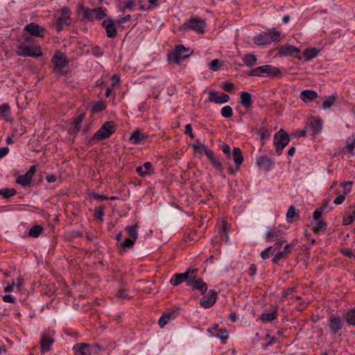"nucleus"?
<instances>
[{
  "label": "nucleus",
  "mask_w": 355,
  "mask_h": 355,
  "mask_svg": "<svg viewBox=\"0 0 355 355\" xmlns=\"http://www.w3.org/2000/svg\"><path fill=\"white\" fill-rule=\"evenodd\" d=\"M16 53L22 57L37 58L42 55L40 46L33 45V40L28 37L19 42L17 46Z\"/></svg>",
  "instance_id": "nucleus-1"
},
{
  "label": "nucleus",
  "mask_w": 355,
  "mask_h": 355,
  "mask_svg": "<svg viewBox=\"0 0 355 355\" xmlns=\"http://www.w3.org/2000/svg\"><path fill=\"white\" fill-rule=\"evenodd\" d=\"M282 38L281 32L274 28L268 31H263L252 39L254 43L258 46L270 44L272 42H279Z\"/></svg>",
  "instance_id": "nucleus-2"
},
{
  "label": "nucleus",
  "mask_w": 355,
  "mask_h": 355,
  "mask_svg": "<svg viewBox=\"0 0 355 355\" xmlns=\"http://www.w3.org/2000/svg\"><path fill=\"white\" fill-rule=\"evenodd\" d=\"M248 75L250 76H272L279 77L282 75V71L277 67L272 65L265 64L261 67H258L250 70Z\"/></svg>",
  "instance_id": "nucleus-3"
},
{
  "label": "nucleus",
  "mask_w": 355,
  "mask_h": 355,
  "mask_svg": "<svg viewBox=\"0 0 355 355\" xmlns=\"http://www.w3.org/2000/svg\"><path fill=\"white\" fill-rule=\"evenodd\" d=\"M198 270L197 268L192 269L187 286L193 291H198L202 295H204L207 291L208 287L202 278L198 277Z\"/></svg>",
  "instance_id": "nucleus-4"
},
{
  "label": "nucleus",
  "mask_w": 355,
  "mask_h": 355,
  "mask_svg": "<svg viewBox=\"0 0 355 355\" xmlns=\"http://www.w3.org/2000/svg\"><path fill=\"white\" fill-rule=\"evenodd\" d=\"M116 130L114 121L105 122L101 128L94 135L92 139L103 140L109 138Z\"/></svg>",
  "instance_id": "nucleus-5"
},
{
  "label": "nucleus",
  "mask_w": 355,
  "mask_h": 355,
  "mask_svg": "<svg viewBox=\"0 0 355 355\" xmlns=\"http://www.w3.org/2000/svg\"><path fill=\"white\" fill-rule=\"evenodd\" d=\"M289 141V135L283 129H281L275 134L273 143L276 148V152L279 155L282 153L283 149L287 146Z\"/></svg>",
  "instance_id": "nucleus-6"
},
{
  "label": "nucleus",
  "mask_w": 355,
  "mask_h": 355,
  "mask_svg": "<svg viewBox=\"0 0 355 355\" xmlns=\"http://www.w3.org/2000/svg\"><path fill=\"white\" fill-rule=\"evenodd\" d=\"M57 22V31H60L64 26L70 24V12L67 8H61L55 15Z\"/></svg>",
  "instance_id": "nucleus-7"
},
{
  "label": "nucleus",
  "mask_w": 355,
  "mask_h": 355,
  "mask_svg": "<svg viewBox=\"0 0 355 355\" xmlns=\"http://www.w3.org/2000/svg\"><path fill=\"white\" fill-rule=\"evenodd\" d=\"M96 349L101 350V347L98 344L90 345L87 343H78L73 347L75 355H91L97 352Z\"/></svg>",
  "instance_id": "nucleus-8"
},
{
  "label": "nucleus",
  "mask_w": 355,
  "mask_h": 355,
  "mask_svg": "<svg viewBox=\"0 0 355 355\" xmlns=\"http://www.w3.org/2000/svg\"><path fill=\"white\" fill-rule=\"evenodd\" d=\"M107 15V9L98 7L94 9H85L83 10V17L87 21L101 19Z\"/></svg>",
  "instance_id": "nucleus-9"
},
{
  "label": "nucleus",
  "mask_w": 355,
  "mask_h": 355,
  "mask_svg": "<svg viewBox=\"0 0 355 355\" xmlns=\"http://www.w3.org/2000/svg\"><path fill=\"white\" fill-rule=\"evenodd\" d=\"M205 26V21L197 17H191L184 24V26L186 29L190 28L198 33H204Z\"/></svg>",
  "instance_id": "nucleus-10"
},
{
  "label": "nucleus",
  "mask_w": 355,
  "mask_h": 355,
  "mask_svg": "<svg viewBox=\"0 0 355 355\" xmlns=\"http://www.w3.org/2000/svg\"><path fill=\"white\" fill-rule=\"evenodd\" d=\"M36 171V166H31L29 170L24 174L19 175L17 180L16 183L20 184L23 187H26L30 185L32 182L33 177Z\"/></svg>",
  "instance_id": "nucleus-11"
},
{
  "label": "nucleus",
  "mask_w": 355,
  "mask_h": 355,
  "mask_svg": "<svg viewBox=\"0 0 355 355\" xmlns=\"http://www.w3.org/2000/svg\"><path fill=\"white\" fill-rule=\"evenodd\" d=\"M192 269L189 268L184 272L174 274L170 279V284L173 286H177L183 282H186L188 285L189 277H190Z\"/></svg>",
  "instance_id": "nucleus-12"
},
{
  "label": "nucleus",
  "mask_w": 355,
  "mask_h": 355,
  "mask_svg": "<svg viewBox=\"0 0 355 355\" xmlns=\"http://www.w3.org/2000/svg\"><path fill=\"white\" fill-rule=\"evenodd\" d=\"M216 299L217 293L215 290H209L207 295L200 300V304L205 309H209L215 304Z\"/></svg>",
  "instance_id": "nucleus-13"
},
{
  "label": "nucleus",
  "mask_w": 355,
  "mask_h": 355,
  "mask_svg": "<svg viewBox=\"0 0 355 355\" xmlns=\"http://www.w3.org/2000/svg\"><path fill=\"white\" fill-rule=\"evenodd\" d=\"M189 55V49L185 48L182 44L178 45L173 53V61L175 64H179L182 60L188 58Z\"/></svg>",
  "instance_id": "nucleus-14"
},
{
  "label": "nucleus",
  "mask_w": 355,
  "mask_h": 355,
  "mask_svg": "<svg viewBox=\"0 0 355 355\" xmlns=\"http://www.w3.org/2000/svg\"><path fill=\"white\" fill-rule=\"evenodd\" d=\"M52 62L59 72L62 71L68 63L65 55L61 52L55 53L52 58Z\"/></svg>",
  "instance_id": "nucleus-15"
},
{
  "label": "nucleus",
  "mask_w": 355,
  "mask_h": 355,
  "mask_svg": "<svg viewBox=\"0 0 355 355\" xmlns=\"http://www.w3.org/2000/svg\"><path fill=\"white\" fill-rule=\"evenodd\" d=\"M284 232L279 227H269L265 235L267 241H277L282 239Z\"/></svg>",
  "instance_id": "nucleus-16"
},
{
  "label": "nucleus",
  "mask_w": 355,
  "mask_h": 355,
  "mask_svg": "<svg viewBox=\"0 0 355 355\" xmlns=\"http://www.w3.org/2000/svg\"><path fill=\"white\" fill-rule=\"evenodd\" d=\"M209 101L217 104H223L229 101L230 96L225 93L210 92L209 94Z\"/></svg>",
  "instance_id": "nucleus-17"
},
{
  "label": "nucleus",
  "mask_w": 355,
  "mask_h": 355,
  "mask_svg": "<svg viewBox=\"0 0 355 355\" xmlns=\"http://www.w3.org/2000/svg\"><path fill=\"white\" fill-rule=\"evenodd\" d=\"M102 26L105 28L108 37L113 38L117 35V29L112 19H108L103 21Z\"/></svg>",
  "instance_id": "nucleus-18"
},
{
  "label": "nucleus",
  "mask_w": 355,
  "mask_h": 355,
  "mask_svg": "<svg viewBox=\"0 0 355 355\" xmlns=\"http://www.w3.org/2000/svg\"><path fill=\"white\" fill-rule=\"evenodd\" d=\"M300 50L298 48L291 44H284L278 49V55L280 57L291 56L294 53H299Z\"/></svg>",
  "instance_id": "nucleus-19"
},
{
  "label": "nucleus",
  "mask_w": 355,
  "mask_h": 355,
  "mask_svg": "<svg viewBox=\"0 0 355 355\" xmlns=\"http://www.w3.org/2000/svg\"><path fill=\"white\" fill-rule=\"evenodd\" d=\"M257 165L265 171H270L274 166V162L267 155L261 156L257 159Z\"/></svg>",
  "instance_id": "nucleus-20"
},
{
  "label": "nucleus",
  "mask_w": 355,
  "mask_h": 355,
  "mask_svg": "<svg viewBox=\"0 0 355 355\" xmlns=\"http://www.w3.org/2000/svg\"><path fill=\"white\" fill-rule=\"evenodd\" d=\"M24 31H27L32 35L43 37L45 30L35 23H30L25 26Z\"/></svg>",
  "instance_id": "nucleus-21"
},
{
  "label": "nucleus",
  "mask_w": 355,
  "mask_h": 355,
  "mask_svg": "<svg viewBox=\"0 0 355 355\" xmlns=\"http://www.w3.org/2000/svg\"><path fill=\"white\" fill-rule=\"evenodd\" d=\"M343 326V321L339 316H331L329 319V327L331 332L336 334Z\"/></svg>",
  "instance_id": "nucleus-22"
},
{
  "label": "nucleus",
  "mask_w": 355,
  "mask_h": 355,
  "mask_svg": "<svg viewBox=\"0 0 355 355\" xmlns=\"http://www.w3.org/2000/svg\"><path fill=\"white\" fill-rule=\"evenodd\" d=\"M136 171L141 177L149 176L154 173L153 165L150 162H146L142 166H137Z\"/></svg>",
  "instance_id": "nucleus-23"
},
{
  "label": "nucleus",
  "mask_w": 355,
  "mask_h": 355,
  "mask_svg": "<svg viewBox=\"0 0 355 355\" xmlns=\"http://www.w3.org/2000/svg\"><path fill=\"white\" fill-rule=\"evenodd\" d=\"M231 157H232L236 164V171H239L243 161L241 150L239 148H234L231 153Z\"/></svg>",
  "instance_id": "nucleus-24"
},
{
  "label": "nucleus",
  "mask_w": 355,
  "mask_h": 355,
  "mask_svg": "<svg viewBox=\"0 0 355 355\" xmlns=\"http://www.w3.org/2000/svg\"><path fill=\"white\" fill-rule=\"evenodd\" d=\"M54 343V339L48 335L42 334L40 342L41 345V352L42 353L49 352L51 345Z\"/></svg>",
  "instance_id": "nucleus-25"
},
{
  "label": "nucleus",
  "mask_w": 355,
  "mask_h": 355,
  "mask_svg": "<svg viewBox=\"0 0 355 355\" xmlns=\"http://www.w3.org/2000/svg\"><path fill=\"white\" fill-rule=\"evenodd\" d=\"M318 97V93L313 90L305 89L300 94V99L304 103H310Z\"/></svg>",
  "instance_id": "nucleus-26"
},
{
  "label": "nucleus",
  "mask_w": 355,
  "mask_h": 355,
  "mask_svg": "<svg viewBox=\"0 0 355 355\" xmlns=\"http://www.w3.org/2000/svg\"><path fill=\"white\" fill-rule=\"evenodd\" d=\"M177 311H171L167 313L163 314L159 319L158 324L160 327L163 328L166 324H168L171 320L175 319L177 317Z\"/></svg>",
  "instance_id": "nucleus-27"
},
{
  "label": "nucleus",
  "mask_w": 355,
  "mask_h": 355,
  "mask_svg": "<svg viewBox=\"0 0 355 355\" xmlns=\"http://www.w3.org/2000/svg\"><path fill=\"white\" fill-rule=\"evenodd\" d=\"M310 129L313 131V134L315 135L320 132L322 128V122L319 119L313 118L310 119L308 124Z\"/></svg>",
  "instance_id": "nucleus-28"
},
{
  "label": "nucleus",
  "mask_w": 355,
  "mask_h": 355,
  "mask_svg": "<svg viewBox=\"0 0 355 355\" xmlns=\"http://www.w3.org/2000/svg\"><path fill=\"white\" fill-rule=\"evenodd\" d=\"M207 158L216 169L220 172L223 171V167L222 163L216 157H215L213 151L207 153Z\"/></svg>",
  "instance_id": "nucleus-29"
},
{
  "label": "nucleus",
  "mask_w": 355,
  "mask_h": 355,
  "mask_svg": "<svg viewBox=\"0 0 355 355\" xmlns=\"http://www.w3.org/2000/svg\"><path fill=\"white\" fill-rule=\"evenodd\" d=\"M240 98L241 105L245 108H249L252 106V101L250 93L247 92H241L240 93Z\"/></svg>",
  "instance_id": "nucleus-30"
},
{
  "label": "nucleus",
  "mask_w": 355,
  "mask_h": 355,
  "mask_svg": "<svg viewBox=\"0 0 355 355\" xmlns=\"http://www.w3.org/2000/svg\"><path fill=\"white\" fill-rule=\"evenodd\" d=\"M136 241H134L130 238H126L123 241L120 243L119 251L121 252H125L129 249L132 248Z\"/></svg>",
  "instance_id": "nucleus-31"
},
{
  "label": "nucleus",
  "mask_w": 355,
  "mask_h": 355,
  "mask_svg": "<svg viewBox=\"0 0 355 355\" xmlns=\"http://www.w3.org/2000/svg\"><path fill=\"white\" fill-rule=\"evenodd\" d=\"M194 150L196 153L202 155V153H205L206 156L207 157V153L211 152V150L208 149L205 144L200 142L199 140H197L196 144H193L192 145Z\"/></svg>",
  "instance_id": "nucleus-32"
},
{
  "label": "nucleus",
  "mask_w": 355,
  "mask_h": 355,
  "mask_svg": "<svg viewBox=\"0 0 355 355\" xmlns=\"http://www.w3.org/2000/svg\"><path fill=\"white\" fill-rule=\"evenodd\" d=\"M137 229H138L137 223H135L134 225L125 227V230L127 232V233L128 234V238H130L134 241H137V239L138 238Z\"/></svg>",
  "instance_id": "nucleus-33"
},
{
  "label": "nucleus",
  "mask_w": 355,
  "mask_h": 355,
  "mask_svg": "<svg viewBox=\"0 0 355 355\" xmlns=\"http://www.w3.org/2000/svg\"><path fill=\"white\" fill-rule=\"evenodd\" d=\"M242 60L244 64L249 67L254 66L257 61L256 56L252 53L245 54Z\"/></svg>",
  "instance_id": "nucleus-34"
},
{
  "label": "nucleus",
  "mask_w": 355,
  "mask_h": 355,
  "mask_svg": "<svg viewBox=\"0 0 355 355\" xmlns=\"http://www.w3.org/2000/svg\"><path fill=\"white\" fill-rule=\"evenodd\" d=\"M319 53V51L315 48H308L303 51V55L305 56L306 61H311L315 58Z\"/></svg>",
  "instance_id": "nucleus-35"
},
{
  "label": "nucleus",
  "mask_w": 355,
  "mask_h": 355,
  "mask_svg": "<svg viewBox=\"0 0 355 355\" xmlns=\"http://www.w3.org/2000/svg\"><path fill=\"white\" fill-rule=\"evenodd\" d=\"M44 232L42 225H34L28 231V236L32 238H37Z\"/></svg>",
  "instance_id": "nucleus-36"
},
{
  "label": "nucleus",
  "mask_w": 355,
  "mask_h": 355,
  "mask_svg": "<svg viewBox=\"0 0 355 355\" xmlns=\"http://www.w3.org/2000/svg\"><path fill=\"white\" fill-rule=\"evenodd\" d=\"M145 138L146 137L144 134H142L139 130H136L132 133L130 137V140L132 141L134 144H138Z\"/></svg>",
  "instance_id": "nucleus-37"
},
{
  "label": "nucleus",
  "mask_w": 355,
  "mask_h": 355,
  "mask_svg": "<svg viewBox=\"0 0 355 355\" xmlns=\"http://www.w3.org/2000/svg\"><path fill=\"white\" fill-rule=\"evenodd\" d=\"M327 223L324 220H318L316 221L315 225L313 227V232L315 234H319L320 232H324L327 229Z\"/></svg>",
  "instance_id": "nucleus-38"
},
{
  "label": "nucleus",
  "mask_w": 355,
  "mask_h": 355,
  "mask_svg": "<svg viewBox=\"0 0 355 355\" xmlns=\"http://www.w3.org/2000/svg\"><path fill=\"white\" fill-rule=\"evenodd\" d=\"M277 318V313L276 311H272L269 313H263L261 316L260 319L261 321L264 322H268L272 321Z\"/></svg>",
  "instance_id": "nucleus-39"
},
{
  "label": "nucleus",
  "mask_w": 355,
  "mask_h": 355,
  "mask_svg": "<svg viewBox=\"0 0 355 355\" xmlns=\"http://www.w3.org/2000/svg\"><path fill=\"white\" fill-rule=\"evenodd\" d=\"M346 321L348 324L355 326V308L350 309L347 312Z\"/></svg>",
  "instance_id": "nucleus-40"
},
{
  "label": "nucleus",
  "mask_w": 355,
  "mask_h": 355,
  "mask_svg": "<svg viewBox=\"0 0 355 355\" xmlns=\"http://www.w3.org/2000/svg\"><path fill=\"white\" fill-rule=\"evenodd\" d=\"M16 193V191L14 189L3 188L0 189V196L3 198H9Z\"/></svg>",
  "instance_id": "nucleus-41"
},
{
  "label": "nucleus",
  "mask_w": 355,
  "mask_h": 355,
  "mask_svg": "<svg viewBox=\"0 0 355 355\" xmlns=\"http://www.w3.org/2000/svg\"><path fill=\"white\" fill-rule=\"evenodd\" d=\"M84 118H85V114H81L75 119L73 130V132L74 133H77L80 131V127H81V123H83Z\"/></svg>",
  "instance_id": "nucleus-42"
},
{
  "label": "nucleus",
  "mask_w": 355,
  "mask_h": 355,
  "mask_svg": "<svg viewBox=\"0 0 355 355\" xmlns=\"http://www.w3.org/2000/svg\"><path fill=\"white\" fill-rule=\"evenodd\" d=\"M220 114L225 119H230L233 116L232 108L230 105H225L222 107Z\"/></svg>",
  "instance_id": "nucleus-43"
},
{
  "label": "nucleus",
  "mask_w": 355,
  "mask_h": 355,
  "mask_svg": "<svg viewBox=\"0 0 355 355\" xmlns=\"http://www.w3.org/2000/svg\"><path fill=\"white\" fill-rule=\"evenodd\" d=\"M214 336L220 339L225 343L228 338V332L225 328H221L214 334Z\"/></svg>",
  "instance_id": "nucleus-44"
},
{
  "label": "nucleus",
  "mask_w": 355,
  "mask_h": 355,
  "mask_svg": "<svg viewBox=\"0 0 355 355\" xmlns=\"http://www.w3.org/2000/svg\"><path fill=\"white\" fill-rule=\"evenodd\" d=\"M106 108V105L103 101H98L95 103L92 107V110L94 113H97L103 111Z\"/></svg>",
  "instance_id": "nucleus-45"
},
{
  "label": "nucleus",
  "mask_w": 355,
  "mask_h": 355,
  "mask_svg": "<svg viewBox=\"0 0 355 355\" xmlns=\"http://www.w3.org/2000/svg\"><path fill=\"white\" fill-rule=\"evenodd\" d=\"M296 214L295 207L293 205H291L286 213V219L288 223H293L294 221V216Z\"/></svg>",
  "instance_id": "nucleus-46"
},
{
  "label": "nucleus",
  "mask_w": 355,
  "mask_h": 355,
  "mask_svg": "<svg viewBox=\"0 0 355 355\" xmlns=\"http://www.w3.org/2000/svg\"><path fill=\"white\" fill-rule=\"evenodd\" d=\"M288 257V254L285 253V252L279 251L278 252L273 259H272V262L274 264H277L280 260L286 259Z\"/></svg>",
  "instance_id": "nucleus-47"
},
{
  "label": "nucleus",
  "mask_w": 355,
  "mask_h": 355,
  "mask_svg": "<svg viewBox=\"0 0 355 355\" xmlns=\"http://www.w3.org/2000/svg\"><path fill=\"white\" fill-rule=\"evenodd\" d=\"M336 96L334 95L329 96L326 100H324L322 103V108L327 110L331 107V105L334 103L336 101Z\"/></svg>",
  "instance_id": "nucleus-48"
},
{
  "label": "nucleus",
  "mask_w": 355,
  "mask_h": 355,
  "mask_svg": "<svg viewBox=\"0 0 355 355\" xmlns=\"http://www.w3.org/2000/svg\"><path fill=\"white\" fill-rule=\"evenodd\" d=\"M116 295L121 299L129 300L131 298L128 293V291L123 288L119 289L116 291Z\"/></svg>",
  "instance_id": "nucleus-49"
},
{
  "label": "nucleus",
  "mask_w": 355,
  "mask_h": 355,
  "mask_svg": "<svg viewBox=\"0 0 355 355\" xmlns=\"http://www.w3.org/2000/svg\"><path fill=\"white\" fill-rule=\"evenodd\" d=\"M340 185L343 188V195H345V196L346 195H347L348 193H349L351 192L352 182L349 181V182H342L340 184Z\"/></svg>",
  "instance_id": "nucleus-50"
},
{
  "label": "nucleus",
  "mask_w": 355,
  "mask_h": 355,
  "mask_svg": "<svg viewBox=\"0 0 355 355\" xmlns=\"http://www.w3.org/2000/svg\"><path fill=\"white\" fill-rule=\"evenodd\" d=\"M355 220V210H354L350 215L347 217H345L343 220V224L344 225H348L354 222Z\"/></svg>",
  "instance_id": "nucleus-51"
},
{
  "label": "nucleus",
  "mask_w": 355,
  "mask_h": 355,
  "mask_svg": "<svg viewBox=\"0 0 355 355\" xmlns=\"http://www.w3.org/2000/svg\"><path fill=\"white\" fill-rule=\"evenodd\" d=\"M273 246H269L261 252V257L263 259H266L269 257L270 254L272 253Z\"/></svg>",
  "instance_id": "nucleus-52"
},
{
  "label": "nucleus",
  "mask_w": 355,
  "mask_h": 355,
  "mask_svg": "<svg viewBox=\"0 0 355 355\" xmlns=\"http://www.w3.org/2000/svg\"><path fill=\"white\" fill-rule=\"evenodd\" d=\"M135 6V2L134 0H126L123 3V9H128L130 10H132L133 7Z\"/></svg>",
  "instance_id": "nucleus-53"
},
{
  "label": "nucleus",
  "mask_w": 355,
  "mask_h": 355,
  "mask_svg": "<svg viewBox=\"0 0 355 355\" xmlns=\"http://www.w3.org/2000/svg\"><path fill=\"white\" fill-rule=\"evenodd\" d=\"M220 62L218 59L213 60L209 64V67L211 70L214 71H217L219 70Z\"/></svg>",
  "instance_id": "nucleus-54"
},
{
  "label": "nucleus",
  "mask_w": 355,
  "mask_h": 355,
  "mask_svg": "<svg viewBox=\"0 0 355 355\" xmlns=\"http://www.w3.org/2000/svg\"><path fill=\"white\" fill-rule=\"evenodd\" d=\"M104 207H99L96 209H95L94 211V216L96 218L102 220L103 216L104 215Z\"/></svg>",
  "instance_id": "nucleus-55"
},
{
  "label": "nucleus",
  "mask_w": 355,
  "mask_h": 355,
  "mask_svg": "<svg viewBox=\"0 0 355 355\" xmlns=\"http://www.w3.org/2000/svg\"><path fill=\"white\" fill-rule=\"evenodd\" d=\"M222 88L227 92H231L234 88V85L230 83L223 82L222 83Z\"/></svg>",
  "instance_id": "nucleus-56"
},
{
  "label": "nucleus",
  "mask_w": 355,
  "mask_h": 355,
  "mask_svg": "<svg viewBox=\"0 0 355 355\" xmlns=\"http://www.w3.org/2000/svg\"><path fill=\"white\" fill-rule=\"evenodd\" d=\"M345 148L349 150L352 155H354V149L355 148V141L354 140H352L351 141H348L347 142Z\"/></svg>",
  "instance_id": "nucleus-57"
},
{
  "label": "nucleus",
  "mask_w": 355,
  "mask_h": 355,
  "mask_svg": "<svg viewBox=\"0 0 355 355\" xmlns=\"http://www.w3.org/2000/svg\"><path fill=\"white\" fill-rule=\"evenodd\" d=\"M221 150L227 155V157L228 159L231 158V148H230V146L229 145L223 144L221 146Z\"/></svg>",
  "instance_id": "nucleus-58"
},
{
  "label": "nucleus",
  "mask_w": 355,
  "mask_h": 355,
  "mask_svg": "<svg viewBox=\"0 0 355 355\" xmlns=\"http://www.w3.org/2000/svg\"><path fill=\"white\" fill-rule=\"evenodd\" d=\"M259 134L261 140L270 136L268 130L265 128H261L259 131Z\"/></svg>",
  "instance_id": "nucleus-59"
},
{
  "label": "nucleus",
  "mask_w": 355,
  "mask_h": 355,
  "mask_svg": "<svg viewBox=\"0 0 355 355\" xmlns=\"http://www.w3.org/2000/svg\"><path fill=\"white\" fill-rule=\"evenodd\" d=\"M284 243V241L282 239H280L277 241H275V244L272 245L273 246L272 253H275V252L276 250H279L282 248Z\"/></svg>",
  "instance_id": "nucleus-60"
},
{
  "label": "nucleus",
  "mask_w": 355,
  "mask_h": 355,
  "mask_svg": "<svg viewBox=\"0 0 355 355\" xmlns=\"http://www.w3.org/2000/svg\"><path fill=\"white\" fill-rule=\"evenodd\" d=\"M227 227L225 224L223 225L222 230L219 231L220 234V238L222 240H227Z\"/></svg>",
  "instance_id": "nucleus-61"
},
{
  "label": "nucleus",
  "mask_w": 355,
  "mask_h": 355,
  "mask_svg": "<svg viewBox=\"0 0 355 355\" xmlns=\"http://www.w3.org/2000/svg\"><path fill=\"white\" fill-rule=\"evenodd\" d=\"M185 135H188L191 138H194V135L192 132V127L191 124H187L185 126Z\"/></svg>",
  "instance_id": "nucleus-62"
},
{
  "label": "nucleus",
  "mask_w": 355,
  "mask_h": 355,
  "mask_svg": "<svg viewBox=\"0 0 355 355\" xmlns=\"http://www.w3.org/2000/svg\"><path fill=\"white\" fill-rule=\"evenodd\" d=\"M342 252L344 255L349 258L355 259V254H354V252L350 249H345L342 251Z\"/></svg>",
  "instance_id": "nucleus-63"
},
{
  "label": "nucleus",
  "mask_w": 355,
  "mask_h": 355,
  "mask_svg": "<svg viewBox=\"0 0 355 355\" xmlns=\"http://www.w3.org/2000/svg\"><path fill=\"white\" fill-rule=\"evenodd\" d=\"M295 288L294 287L289 288L287 290H285L282 295V299H286L288 297V295H291L293 292H295Z\"/></svg>",
  "instance_id": "nucleus-64"
}]
</instances>
